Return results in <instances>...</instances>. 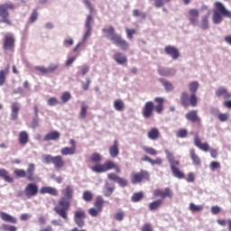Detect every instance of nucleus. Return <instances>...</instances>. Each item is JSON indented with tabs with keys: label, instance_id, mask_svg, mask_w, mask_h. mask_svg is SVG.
Masks as SVG:
<instances>
[{
	"label": "nucleus",
	"instance_id": "obj_59",
	"mask_svg": "<svg viewBox=\"0 0 231 231\" xmlns=\"http://www.w3.org/2000/svg\"><path fill=\"white\" fill-rule=\"evenodd\" d=\"M209 167L211 171H216V169H221V164L218 162H211Z\"/></svg>",
	"mask_w": 231,
	"mask_h": 231
},
{
	"label": "nucleus",
	"instance_id": "obj_23",
	"mask_svg": "<svg viewBox=\"0 0 231 231\" xmlns=\"http://www.w3.org/2000/svg\"><path fill=\"white\" fill-rule=\"evenodd\" d=\"M216 96L217 97H222L224 100H230L231 98V94L226 90V88L220 87L218 89L216 90Z\"/></svg>",
	"mask_w": 231,
	"mask_h": 231
},
{
	"label": "nucleus",
	"instance_id": "obj_22",
	"mask_svg": "<svg viewBox=\"0 0 231 231\" xmlns=\"http://www.w3.org/2000/svg\"><path fill=\"white\" fill-rule=\"evenodd\" d=\"M102 32L103 33L106 34V37L107 39H110V41H112V42L115 41L116 37H118V34L115 32V27L113 26H109L108 28H104Z\"/></svg>",
	"mask_w": 231,
	"mask_h": 231
},
{
	"label": "nucleus",
	"instance_id": "obj_39",
	"mask_svg": "<svg viewBox=\"0 0 231 231\" xmlns=\"http://www.w3.org/2000/svg\"><path fill=\"white\" fill-rule=\"evenodd\" d=\"M114 107L116 111H124L125 108V105L124 104V101L122 99H116L114 101Z\"/></svg>",
	"mask_w": 231,
	"mask_h": 231
},
{
	"label": "nucleus",
	"instance_id": "obj_52",
	"mask_svg": "<svg viewBox=\"0 0 231 231\" xmlns=\"http://www.w3.org/2000/svg\"><path fill=\"white\" fill-rule=\"evenodd\" d=\"M6 73H8V69L0 70V86L5 84V80H6Z\"/></svg>",
	"mask_w": 231,
	"mask_h": 231
},
{
	"label": "nucleus",
	"instance_id": "obj_25",
	"mask_svg": "<svg viewBox=\"0 0 231 231\" xmlns=\"http://www.w3.org/2000/svg\"><path fill=\"white\" fill-rule=\"evenodd\" d=\"M21 109V105L17 102L12 104L11 110V119L17 120L19 118V110Z\"/></svg>",
	"mask_w": 231,
	"mask_h": 231
},
{
	"label": "nucleus",
	"instance_id": "obj_62",
	"mask_svg": "<svg viewBox=\"0 0 231 231\" xmlns=\"http://www.w3.org/2000/svg\"><path fill=\"white\" fill-rule=\"evenodd\" d=\"M116 183H118V185H120L121 187H127V180L124 178L119 177V179H117Z\"/></svg>",
	"mask_w": 231,
	"mask_h": 231
},
{
	"label": "nucleus",
	"instance_id": "obj_58",
	"mask_svg": "<svg viewBox=\"0 0 231 231\" xmlns=\"http://www.w3.org/2000/svg\"><path fill=\"white\" fill-rule=\"evenodd\" d=\"M47 103H48V106H57L59 104V99L56 97H51L48 99Z\"/></svg>",
	"mask_w": 231,
	"mask_h": 231
},
{
	"label": "nucleus",
	"instance_id": "obj_60",
	"mask_svg": "<svg viewBox=\"0 0 231 231\" xmlns=\"http://www.w3.org/2000/svg\"><path fill=\"white\" fill-rule=\"evenodd\" d=\"M59 69V64H51L47 68V73H53V71H56Z\"/></svg>",
	"mask_w": 231,
	"mask_h": 231
},
{
	"label": "nucleus",
	"instance_id": "obj_41",
	"mask_svg": "<svg viewBox=\"0 0 231 231\" xmlns=\"http://www.w3.org/2000/svg\"><path fill=\"white\" fill-rule=\"evenodd\" d=\"M143 151H144L146 154H150V156H156V154H158V151H156V149L149 146H143Z\"/></svg>",
	"mask_w": 231,
	"mask_h": 231
},
{
	"label": "nucleus",
	"instance_id": "obj_55",
	"mask_svg": "<svg viewBox=\"0 0 231 231\" xmlns=\"http://www.w3.org/2000/svg\"><path fill=\"white\" fill-rule=\"evenodd\" d=\"M34 69L36 71H39L40 73H42V75H46L48 74V69L42 66H36L34 67Z\"/></svg>",
	"mask_w": 231,
	"mask_h": 231
},
{
	"label": "nucleus",
	"instance_id": "obj_37",
	"mask_svg": "<svg viewBox=\"0 0 231 231\" xmlns=\"http://www.w3.org/2000/svg\"><path fill=\"white\" fill-rule=\"evenodd\" d=\"M199 88V83L198 81H192L189 84V91L190 95H196V91Z\"/></svg>",
	"mask_w": 231,
	"mask_h": 231
},
{
	"label": "nucleus",
	"instance_id": "obj_10",
	"mask_svg": "<svg viewBox=\"0 0 231 231\" xmlns=\"http://www.w3.org/2000/svg\"><path fill=\"white\" fill-rule=\"evenodd\" d=\"M42 160L44 163H47V165L52 163L56 171H60V169L66 165V162H64V159L61 155L52 156L51 154H45L42 156Z\"/></svg>",
	"mask_w": 231,
	"mask_h": 231
},
{
	"label": "nucleus",
	"instance_id": "obj_8",
	"mask_svg": "<svg viewBox=\"0 0 231 231\" xmlns=\"http://www.w3.org/2000/svg\"><path fill=\"white\" fill-rule=\"evenodd\" d=\"M14 174L16 178H26L28 181L35 180V164L29 163L27 171L23 169H16L14 171Z\"/></svg>",
	"mask_w": 231,
	"mask_h": 231
},
{
	"label": "nucleus",
	"instance_id": "obj_40",
	"mask_svg": "<svg viewBox=\"0 0 231 231\" xmlns=\"http://www.w3.org/2000/svg\"><path fill=\"white\" fill-rule=\"evenodd\" d=\"M88 105L82 103L81 109L79 112V118H81L82 120L86 118V116L88 115Z\"/></svg>",
	"mask_w": 231,
	"mask_h": 231
},
{
	"label": "nucleus",
	"instance_id": "obj_45",
	"mask_svg": "<svg viewBox=\"0 0 231 231\" xmlns=\"http://www.w3.org/2000/svg\"><path fill=\"white\" fill-rule=\"evenodd\" d=\"M217 225H220V226H226L227 225L228 231H231V219H228L227 221L225 219H217Z\"/></svg>",
	"mask_w": 231,
	"mask_h": 231
},
{
	"label": "nucleus",
	"instance_id": "obj_51",
	"mask_svg": "<svg viewBox=\"0 0 231 231\" xmlns=\"http://www.w3.org/2000/svg\"><path fill=\"white\" fill-rule=\"evenodd\" d=\"M100 212H102V211L97 208H90L88 209V214H89V216H91V217H97L98 216V214H100Z\"/></svg>",
	"mask_w": 231,
	"mask_h": 231
},
{
	"label": "nucleus",
	"instance_id": "obj_4",
	"mask_svg": "<svg viewBox=\"0 0 231 231\" xmlns=\"http://www.w3.org/2000/svg\"><path fill=\"white\" fill-rule=\"evenodd\" d=\"M90 169L92 172H97V174H102V172L113 171V169L116 171V172H117V174H120L121 172L120 167L111 160H106L103 164L96 163Z\"/></svg>",
	"mask_w": 231,
	"mask_h": 231
},
{
	"label": "nucleus",
	"instance_id": "obj_35",
	"mask_svg": "<svg viewBox=\"0 0 231 231\" xmlns=\"http://www.w3.org/2000/svg\"><path fill=\"white\" fill-rule=\"evenodd\" d=\"M208 17H210V13L205 14L200 19V26L202 30H208Z\"/></svg>",
	"mask_w": 231,
	"mask_h": 231
},
{
	"label": "nucleus",
	"instance_id": "obj_1",
	"mask_svg": "<svg viewBox=\"0 0 231 231\" xmlns=\"http://www.w3.org/2000/svg\"><path fill=\"white\" fill-rule=\"evenodd\" d=\"M63 196L58 200L57 205L54 207L53 210L56 214L61 217V219H68V212L71 208V202L73 201V187L67 186L61 190Z\"/></svg>",
	"mask_w": 231,
	"mask_h": 231
},
{
	"label": "nucleus",
	"instance_id": "obj_64",
	"mask_svg": "<svg viewBox=\"0 0 231 231\" xmlns=\"http://www.w3.org/2000/svg\"><path fill=\"white\" fill-rule=\"evenodd\" d=\"M141 231H152V226L151 224H144Z\"/></svg>",
	"mask_w": 231,
	"mask_h": 231
},
{
	"label": "nucleus",
	"instance_id": "obj_43",
	"mask_svg": "<svg viewBox=\"0 0 231 231\" xmlns=\"http://www.w3.org/2000/svg\"><path fill=\"white\" fill-rule=\"evenodd\" d=\"M90 162L92 163H98L102 162V155L98 152H95L90 156Z\"/></svg>",
	"mask_w": 231,
	"mask_h": 231
},
{
	"label": "nucleus",
	"instance_id": "obj_2",
	"mask_svg": "<svg viewBox=\"0 0 231 231\" xmlns=\"http://www.w3.org/2000/svg\"><path fill=\"white\" fill-rule=\"evenodd\" d=\"M154 102L156 104L155 106ZM164 104L165 98L160 97H154L153 102H146L142 109V115L143 118H145V120H149V118H152V116H153L154 111L155 113H157V115H162L163 113V110L165 109V107L163 106Z\"/></svg>",
	"mask_w": 231,
	"mask_h": 231
},
{
	"label": "nucleus",
	"instance_id": "obj_36",
	"mask_svg": "<svg viewBox=\"0 0 231 231\" xmlns=\"http://www.w3.org/2000/svg\"><path fill=\"white\" fill-rule=\"evenodd\" d=\"M159 82L162 84L165 91H174V86H172V83H171L170 81H167L164 79H159Z\"/></svg>",
	"mask_w": 231,
	"mask_h": 231
},
{
	"label": "nucleus",
	"instance_id": "obj_48",
	"mask_svg": "<svg viewBox=\"0 0 231 231\" xmlns=\"http://www.w3.org/2000/svg\"><path fill=\"white\" fill-rule=\"evenodd\" d=\"M203 206H197L194 203H190L189 204V210L191 212H201V210H203Z\"/></svg>",
	"mask_w": 231,
	"mask_h": 231
},
{
	"label": "nucleus",
	"instance_id": "obj_28",
	"mask_svg": "<svg viewBox=\"0 0 231 231\" xmlns=\"http://www.w3.org/2000/svg\"><path fill=\"white\" fill-rule=\"evenodd\" d=\"M40 194H50L51 196H59V191L55 188L42 187L40 189Z\"/></svg>",
	"mask_w": 231,
	"mask_h": 231
},
{
	"label": "nucleus",
	"instance_id": "obj_50",
	"mask_svg": "<svg viewBox=\"0 0 231 231\" xmlns=\"http://www.w3.org/2000/svg\"><path fill=\"white\" fill-rule=\"evenodd\" d=\"M69 100H71V94L69 92H64L61 95L62 104H66L67 102H69Z\"/></svg>",
	"mask_w": 231,
	"mask_h": 231
},
{
	"label": "nucleus",
	"instance_id": "obj_42",
	"mask_svg": "<svg viewBox=\"0 0 231 231\" xmlns=\"http://www.w3.org/2000/svg\"><path fill=\"white\" fill-rule=\"evenodd\" d=\"M177 138H187L189 131L185 128H180L175 133Z\"/></svg>",
	"mask_w": 231,
	"mask_h": 231
},
{
	"label": "nucleus",
	"instance_id": "obj_27",
	"mask_svg": "<svg viewBox=\"0 0 231 231\" xmlns=\"http://www.w3.org/2000/svg\"><path fill=\"white\" fill-rule=\"evenodd\" d=\"M30 140V136L28 135V132L22 131L18 134V142L20 145H26Z\"/></svg>",
	"mask_w": 231,
	"mask_h": 231
},
{
	"label": "nucleus",
	"instance_id": "obj_49",
	"mask_svg": "<svg viewBox=\"0 0 231 231\" xmlns=\"http://www.w3.org/2000/svg\"><path fill=\"white\" fill-rule=\"evenodd\" d=\"M124 217H125V213L122 210L117 211L114 216L116 221H124Z\"/></svg>",
	"mask_w": 231,
	"mask_h": 231
},
{
	"label": "nucleus",
	"instance_id": "obj_54",
	"mask_svg": "<svg viewBox=\"0 0 231 231\" xmlns=\"http://www.w3.org/2000/svg\"><path fill=\"white\" fill-rule=\"evenodd\" d=\"M125 32H126V37L127 39H130V41L133 39V35L134 33H136V29H129V28H126L125 29Z\"/></svg>",
	"mask_w": 231,
	"mask_h": 231
},
{
	"label": "nucleus",
	"instance_id": "obj_61",
	"mask_svg": "<svg viewBox=\"0 0 231 231\" xmlns=\"http://www.w3.org/2000/svg\"><path fill=\"white\" fill-rule=\"evenodd\" d=\"M83 3L87 6V8L89 10L90 14H93L95 9L93 8V5H91V2H89V0H83Z\"/></svg>",
	"mask_w": 231,
	"mask_h": 231
},
{
	"label": "nucleus",
	"instance_id": "obj_7",
	"mask_svg": "<svg viewBox=\"0 0 231 231\" xmlns=\"http://www.w3.org/2000/svg\"><path fill=\"white\" fill-rule=\"evenodd\" d=\"M9 10H15V5L12 3H5L0 5V23L12 26L14 23L10 19Z\"/></svg>",
	"mask_w": 231,
	"mask_h": 231
},
{
	"label": "nucleus",
	"instance_id": "obj_17",
	"mask_svg": "<svg viewBox=\"0 0 231 231\" xmlns=\"http://www.w3.org/2000/svg\"><path fill=\"white\" fill-rule=\"evenodd\" d=\"M164 53L171 57L173 60H178V59H180V51L172 45L166 46L164 48Z\"/></svg>",
	"mask_w": 231,
	"mask_h": 231
},
{
	"label": "nucleus",
	"instance_id": "obj_18",
	"mask_svg": "<svg viewBox=\"0 0 231 231\" xmlns=\"http://www.w3.org/2000/svg\"><path fill=\"white\" fill-rule=\"evenodd\" d=\"M185 118L192 124H201V118L198 116V110H190L185 115Z\"/></svg>",
	"mask_w": 231,
	"mask_h": 231
},
{
	"label": "nucleus",
	"instance_id": "obj_9",
	"mask_svg": "<svg viewBox=\"0 0 231 231\" xmlns=\"http://www.w3.org/2000/svg\"><path fill=\"white\" fill-rule=\"evenodd\" d=\"M180 102L182 107L187 109L188 107H197L198 106V96L196 94H190L187 92H182L180 95Z\"/></svg>",
	"mask_w": 231,
	"mask_h": 231
},
{
	"label": "nucleus",
	"instance_id": "obj_29",
	"mask_svg": "<svg viewBox=\"0 0 231 231\" xmlns=\"http://www.w3.org/2000/svg\"><path fill=\"white\" fill-rule=\"evenodd\" d=\"M0 178L7 183H14V178L10 176V173L5 169H0Z\"/></svg>",
	"mask_w": 231,
	"mask_h": 231
},
{
	"label": "nucleus",
	"instance_id": "obj_47",
	"mask_svg": "<svg viewBox=\"0 0 231 231\" xmlns=\"http://www.w3.org/2000/svg\"><path fill=\"white\" fill-rule=\"evenodd\" d=\"M133 15L134 17H140V19H145L147 17V14L140 12L138 9L133 11Z\"/></svg>",
	"mask_w": 231,
	"mask_h": 231
},
{
	"label": "nucleus",
	"instance_id": "obj_13",
	"mask_svg": "<svg viewBox=\"0 0 231 231\" xmlns=\"http://www.w3.org/2000/svg\"><path fill=\"white\" fill-rule=\"evenodd\" d=\"M69 143L71 147L65 146L60 149L61 156H73V154H77V141L70 139Z\"/></svg>",
	"mask_w": 231,
	"mask_h": 231
},
{
	"label": "nucleus",
	"instance_id": "obj_14",
	"mask_svg": "<svg viewBox=\"0 0 231 231\" xmlns=\"http://www.w3.org/2000/svg\"><path fill=\"white\" fill-rule=\"evenodd\" d=\"M39 192V186H37V184L35 183L27 184L23 190L24 196L25 198H27V199H30L31 198H35V196H37Z\"/></svg>",
	"mask_w": 231,
	"mask_h": 231
},
{
	"label": "nucleus",
	"instance_id": "obj_26",
	"mask_svg": "<svg viewBox=\"0 0 231 231\" xmlns=\"http://www.w3.org/2000/svg\"><path fill=\"white\" fill-rule=\"evenodd\" d=\"M113 59L116 64H126L127 63V57L124 55L122 52H116L114 54Z\"/></svg>",
	"mask_w": 231,
	"mask_h": 231
},
{
	"label": "nucleus",
	"instance_id": "obj_38",
	"mask_svg": "<svg viewBox=\"0 0 231 231\" xmlns=\"http://www.w3.org/2000/svg\"><path fill=\"white\" fill-rule=\"evenodd\" d=\"M143 199V193L142 191L135 192L131 197V201L133 203H138V201H142Z\"/></svg>",
	"mask_w": 231,
	"mask_h": 231
},
{
	"label": "nucleus",
	"instance_id": "obj_19",
	"mask_svg": "<svg viewBox=\"0 0 231 231\" xmlns=\"http://www.w3.org/2000/svg\"><path fill=\"white\" fill-rule=\"evenodd\" d=\"M194 145L200 151H204V152H208V151L210 149L208 143H201V139H199V135L198 134H196L194 137Z\"/></svg>",
	"mask_w": 231,
	"mask_h": 231
},
{
	"label": "nucleus",
	"instance_id": "obj_53",
	"mask_svg": "<svg viewBox=\"0 0 231 231\" xmlns=\"http://www.w3.org/2000/svg\"><path fill=\"white\" fill-rule=\"evenodd\" d=\"M1 229L4 231H17V227H15V226H8L6 224H3L1 226Z\"/></svg>",
	"mask_w": 231,
	"mask_h": 231
},
{
	"label": "nucleus",
	"instance_id": "obj_16",
	"mask_svg": "<svg viewBox=\"0 0 231 231\" xmlns=\"http://www.w3.org/2000/svg\"><path fill=\"white\" fill-rule=\"evenodd\" d=\"M188 18L192 26H198V20L199 19V11L198 9H189L188 12Z\"/></svg>",
	"mask_w": 231,
	"mask_h": 231
},
{
	"label": "nucleus",
	"instance_id": "obj_44",
	"mask_svg": "<svg viewBox=\"0 0 231 231\" xmlns=\"http://www.w3.org/2000/svg\"><path fill=\"white\" fill-rule=\"evenodd\" d=\"M82 198L84 201H87V203H89L90 201H93V193L89 190H86L83 192Z\"/></svg>",
	"mask_w": 231,
	"mask_h": 231
},
{
	"label": "nucleus",
	"instance_id": "obj_56",
	"mask_svg": "<svg viewBox=\"0 0 231 231\" xmlns=\"http://www.w3.org/2000/svg\"><path fill=\"white\" fill-rule=\"evenodd\" d=\"M37 17H39V14L37 13V10H33L29 18L30 23H35V21H37Z\"/></svg>",
	"mask_w": 231,
	"mask_h": 231
},
{
	"label": "nucleus",
	"instance_id": "obj_32",
	"mask_svg": "<svg viewBox=\"0 0 231 231\" xmlns=\"http://www.w3.org/2000/svg\"><path fill=\"white\" fill-rule=\"evenodd\" d=\"M189 156L190 159L192 160L194 165H201V159L198 154H196V150L191 149L189 150Z\"/></svg>",
	"mask_w": 231,
	"mask_h": 231
},
{
	"label": "nucleus",
	"instance_id": "obj_24",
	"mask_svg": "<svg viewBox=\"0 0 231 231\" xmlns=\"http://www.w3.org/2000/svg\"><path fill=\"white\" fill-rule=\"evenodd\" d=\"M60 138V133L59 131H51L44 135L43 141L44 142H51L55 140H59Z\"/></svg>",
	"mask_w": 231,
	"mask_h": 231
},
{
	"label": "nucleus",
	"instance_id": "obj_30",
	"mask_svg": "<svg viewBox=\"0 0 231 231\" xmlns=\"http://www.w3.org/2000/svg\"><path fill=\"white\" fill-rule=\"evenodd\" d=\"M159 75H162V77H172V75L176 74V70L172 69H163L160 68L158 69Z\"/></svg>",
	"mask_w": 231,
	"mask_h": 231
},
{
	"label": "nucleus",
	"instance_id": "obj_34",
	"mask_svg": "<svg viewBox=\"0 0 231 231\" xmlns=\"http://www.w3.org/2000/svg\"><path fill=\"white\" fill-rule=\"evenodd\" d=\"M104 199L101 196H97L94 201V207L102 212L104 208Z\"/></svg>",
	"mask_w": 231,
	"mask_h": 231
},
{
	"label": "nucleus",
	"instance_id": "obj_6",
	"mask_svg": "<svg viewBox=\"0 0 231 231\" xmlns=\"http://www.w3.org/2000/svg\"><path fill=\"white\" fill-rule=\"evenodd\" d=\"M164 152L169 163L171 164V171L173 176L179 180H183V178H185V173L181 172L180 169H178V167H180V161L174 159V154H172L171 151L165 150Z\"/></svg>",
	"mask_w": 231,
	"mask_h": 231
},
{
	"label": "nucleus",
	"instance_id": "obj_20",
	"mask_svg": "<svg viewBox=\"0 0 231 231\" xmlns=\"http://www.w3.org/2000/svg\"><path fill=\"white\" fill-rule=\"evenodd\" d=\"M114 44H116V46H120L121 50H123V51H126V50H129V42H127V41L122 39V36L118 35L116 36V38H114L113 41Z\"/></svg>",
	"mask_w": 231,
	"mask_h": 231
},
{
	"label": "nucleus",
	"instance_id": "obj_15",
	"mask_svg": "<svg viewBox=\"0 0 231 231\" xmlns=\"http://www.w3.org/2000/svg\"><path fill=\"white\" fill-rule=\"evenodd\" d=\"M85 219H86V211L82 209L74 211V223H76V225L79 228H82V226H84Z\"/></svg>",
	"mask_w": 231,
	"mask_h": 231
},
{
	"label": "nucleus",
	"instance_id": "obj_33",
	"mask_svg": "<svg viewBox=\"0 0 231 231\" xmlns=\"http://www.w3.org/2000/svg\"><path fill=\"white\" fill-rule=\"evenodd\" d=\"M0 216H1V219H3V221H6L7 223H13L14 225H15V223H17V219L7 213L1 212Z\"/></svg>",
	"mask_w": 231,
	"mask_h": 231
},
{
	"label": "nucleus",
	"instance_id": "obj_5",
	"mask_svg": "<svg viewBox=\"0 0 231 231\" xmlns=\"http://www.w3.org/2000/svg\"><path fill=\"white\" fill-rule=\"evenodd\" d=\"M223 16L231 19V12L226 10L221 2H216L215 10L212 16L214 24H219L221 21H223Z\"/></svg>",
	"mask_w": 231,
	"mask_h": 231
},
{
	"label": "nucleus",
	"instance_id": "obj_57",
	"mask_svg": "<svg viewBox=\"0 0 231 231\" xmlns=\"http://www.w3.org/2000/svg\"><path fill=\"white\" fill-rule=\"evenodd\" d=\"M219 122H226L228 118H230V115L228 114H219L217 116Z\"/></svg>",
	"mask_w": 231,
	"mask_h": 231
},
{
	"label": "nucleus",
	"instance_id": "obj_46",
	"mask_svg": "<svg viewBox=\"0 0 231 231\" xmlns=\"http://www.w3.org/2000/svg\"><path fill=\"white\" fill-rule=\"evenodd\" d=\"M167 3H171V0H154L153 5L155 8H162V6H165Z\"/></svg>",
	"mask_w": 231,
	"mask_h": 231
},
{
	"label": "nucleus",
	"instance_id": "obj_11",
	"mask_svg": "<svg viewBox=\"0 0 231 231\" xmlns=\"http://www.w3.org/2000/svg\"><path fill=\"white\" fill-rule=\"evenodd\" d=\"M130 180L133 185H136L137 183H142V181H149L151 174L145 170H141L139 172L132 173Z\"/></svg>",
	"mask_w": 231,
	"mask_h": 231
},
{
	"label": "nucleus",
	"instance_id": "obj_3",
	"mask_svg": "<svg viewBox=\"0 0 231 231\" xmlns=\"http://www.w3.org/2000/svg\"><path fill=\"white\" fill-rule=\"evenodd\" d=\"M173 196H174V193L172 192V189H171V188H165L164 189H157L153 190V199H156V198H161V199L151 202L148 205L149 210L151 211L158 210V208H160L162 205H163V199H166V198L171 199H172Z\"/></svg>",
	"mask_w": 231,
	"mask_h": 231
},
{
	"label": "nucleus",
	"instance_id": "obj_12",
	"mask_svg": "<svg viewBox=\"0 0 231 231\" xmlns=\"http://www.w3.org/2000/svg\"><path fill=\"white\" fill-rule=\"evenodd\" d=\"M3 50L4 51H11L12 53L15 51V37H14V34H6L4 37Z\"/></svg>",
	"mask_w": 231,
	"mask_h": 231
},
{
	"label": "nucleus",
	"instance_id": "obj_63",
	"mask_svg": "<svg viewBox=\"0 0 231 231\" xmlns=\"http://www.w3.org/2000/svg\"><path fill=\"white\" fill-rule=\"evenodd\" d=\"M107 178L109 179V180H111L112 181H117L118 180H119V178L120 177H118V175H116V173H108L107 174Z\"/></svg>",
	"mask_w": 231,
	"mask_h": 231
},
{
	"label": "nucleus",
	"instance_id": "obj_21",
	"mask_svg": "<svg viewBox=\"0 0 231 231\" xmlns=\"http://www.w3.org/2000/svg\"><path fill=\"white\" fill-rule=\"evenodd\" d=\"M108 152L111 158H118L120 148L118 147V140H115L114 143L108 148Z\"/></svg>",
	"mask_w": 231,
	"mask_h": 231
},
{
	"label": "nucleus",
	"instance_id": "obj_31",
	"mask_svg": "<svg viewBox=\"0 0 231 231\" xmlns=\"http://www.w3.org/2000/svg\"><path fill=\"white\" fill-rule=\"evenodd\" d=\"M147 136L150 140H158V138H160V130L153 127L148 132Z\"/></svg>",
	"mask_w": 231,
	"mask_h": 231
}]
</instances>
